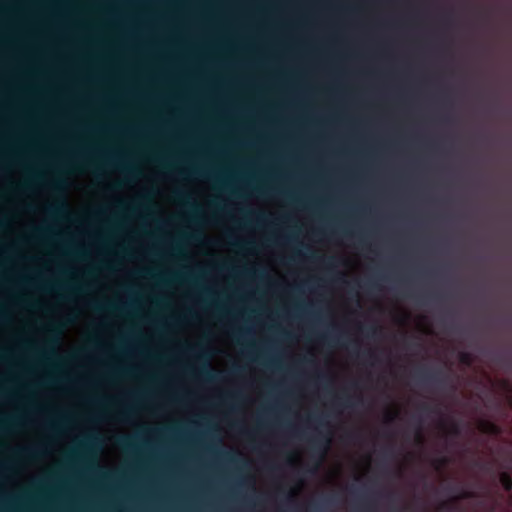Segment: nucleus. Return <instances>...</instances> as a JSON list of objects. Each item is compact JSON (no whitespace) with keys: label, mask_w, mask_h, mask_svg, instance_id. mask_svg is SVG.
I'll return each mask as SVG.
<instances>
[{"label":"nucleus","mask_w":512,"mask_h":512,"mask_svg":"<svg viewBox=\"0 0 512 512\" xmlns=\"http://www.w3.org/2000/svg\"><path fill=\"white\" fill-rule=\"evenodd\" d=\"M417 379L426 385H435L443 387L447 383V378L441 371H432L426 368H420L416 371Z\"/></svg>","instance_id":"1"},{"label":"nucleus","mask_w":512,"mask_h":512,"mask_svg":"<svg viewBox=\"0 0 512 512\" xmlns=\"http://www.w3.org/2000/svg\"><path fill=\"white\" fill-rule=\"evenodd\" d=\"M196 357L199 360H204V363L200 368L191 371L193 374L207 382H214L220 379L221 374L219 372H215L208 363V355L198 353L196 354Z\"/></svg>","instance_id":"2"},{"label":"nucleus","mask_w":512,"mask_h":512,"mask_svg":"<svg viewBox=\"0 0 512 512\" xmlns=\"http://www.w3.org/2000/svg\"><path fill=\"white\" fill-rule=\"evenodd\" d=\"M68 16V6H66V17ZM68 29V21L66 20V30ZM68 40L66 39V43ZM68 62V53L66 52V63ZM68 79V74L66 73V80ZM68 102V94L66 93V103ZM68 115V111L66 110V116ZM66 176H68V135L66 134ZM69 188L70 185L68 183V177H66V223L70 218V200H69ZM68 257V232L66 231V258Z\"/></svg>","instance_id":"3"},{"label":"nucleus","mask_w":512,"mask_h":512,"mask_svg":"<svg viewBox=\"0 0 512 512\" xmlns=\"http://www.w3.org/2000/svg\"><path fill=\"white\" fill-rule=\"evenodd\" d=\"M311 448L313 454H316L319 460H322L329 448L330 437L319 432L315 437L311 438Z\"/></svg>","instance_id":"4"},{"label":"nucleus","mask_w":512,"mask_h":512,"mask_svg":"<svg viewBox=\"0 0 512 512\" xmlns=\"http://www.w3.org/2000/svg\"><path fill=\"white\" fill-rule=\"evenodd\" d=\"M27 179L17 186L20 190H28L36 185L41 179V175L32 167L26 168Z\"/></svg>","instance_id":"5"},{"label":"nucleus","mask_w":512,"mask_h":512,"mask_svg":"<svg viewBox=\"0 0 512 512\" xmlns=\"http://www.w3.org/2000/svg\"><path fill=\"white\" fill-rule=\"evenodd\" d=\"M439 426L443 430H446L447 434H449L450 436L458 437L461 434V427L457 421H448L444 418H441L439 421Z\"/></svg>","instance_id":"6"},{"label":"nucleus","mask_w":512,"mask_h":512,"mask_svg":"<svg viewBox=\"0 0 512 512\" xmlns=\"http://www.w3.org/2000/svg\"><path fill=\"white\" fill-rule=\"evenodd\" d=\"M479 428L481 432L492 436H497L501 433V428L496 423L489 420H482L479 424Z\"/></svg>","instance_id":"7"},{"label":"nucleus","mask_w":512,"mask_h":512,"mask_svg":"<svg viewBox=\"0 0 512 512\" xmlns=\"http://www.w3.org/2000/svg\"><path fill=\"white\" fill-rule=\"evenodd\" d=\"M447 490L449 493L459 492L455 500L471 499L476 497V494L473 491L464 488L460 489L458 486H448Z\"/></svg>","instance_id":"8"},{"label":"nucleus","mask_w":512,"mask_h":512,"mask_svg":"<svg viewBox=\"0 0 512 512\" xmlns=\"http://www.w3.org/2000/svg\"><path fill=\"white\" fill-rule=\"evenodd\" d=\"M323 340H326L329 343L333 342L341 347H349L348 342L346 341L345 337L342 334L336 335L334 333H329L323 336Z\"/></svg>","instance_id":"9"},{"label":"nucleus","mask_w":512,"mask_h":512,"mask_svg":"<svg viewBox=\"0 0 512 512\" xmlns=\"http://www.w3.org/2000/svg\"><path fill=\"white\" fill-rule=\"evenodd\" d=\"M309 258L312 260H321L325 264V266L329 269H333V268L337 267V265H338L337 259L332 256L327 257V258H322V257L317 256L315 253H312L309 256Z\"/></svg>","instance_id":"10"},{"label":"nucleus","mask_w":512,"mask_h":512,"mask_svg":"<svg viewBox=\"0 0 512 512\" xmlns=\"http://www.w3.org/2000/svg\"><path fill=\"white\" fill-rule=\"evenodd\" d=\"M499 480L505 491H512V476L509 472H502L499 476Z\"/></svg>","instance_id":"11"},{"label":"nucleus","mask_w":512,"mask_h":512,"mask_svg":"<svg viewBox=\"0 0 512 512\" xmlns=\"http://www.w3.org/2000/svg\"><path fill=\"white\" fill-rule=\"evenodd\" d=\"M351 491L353 492V494H355L357 496L358 508H362L367 511H370L372 509V504H371L370 500L368 499V497H366L365 495L357 494L354 489H352Z\"/></svg>","instance_id":"12"},{"label":"nucleus","mask_w":512,"mask_h":512,"mask_svg":"<svg viewBox=\"0 0 512 512\" xmlns=\"http://www.w3.org/2000/svg\"><path fill=\"white\" fill-rule=\"evenodd\" d=\"M336 404L338 406H341L343 408H350L354 406V403L352 401V397L348 394H342L340 396H337V402Z\"/></svg>","instance_id":"13"},{"label":"nucleus","mask_w":512,"mask_h":512,"mask_svg":"<svg viewBox=\"0 0 512 512\" xmlns=\"http://www.w3.org/2000/svg\"><path fill=\"white\" fill-rule=\"evenodd\" d=\"M38 454V449L36 447H25L18 451V455L22 458L31 459L34 458Z\"/></svg>","instance_id":"14"},{"label":"nucleus","mask_w":512,"mask_h":512,"mask_svg":"<svg viewBox=\"0 0 512 512\" xmlns=\"http://www.w3.org/2000/svg\"><path fill=\"white\" fill-rule=\"evenodd\" d=\"M65 321H66V363L68 362V358H69V351H68V346H69V341H68V326L71 325L72 323V320H71V317H70V314L68 313V310L66 309V318H65ZM68 384V373L66 372V385Z\"/></svg>","instance_id":"15"},{"label":"nucleus","mask_w":512,"mask_h":512,"mask_svg":"<svg viewBox=\"0 0 512 512\" xmlns=\"http://www.w3.org/2000/svg\"><path fill=\"white\" fill-rule=\"evenodd\" d=\"M459 362L465 366H471L474 358L471 353L462 351L458 355Z\"/></svg>","instance_id":"16"},{"label":"nucleus","mask_w":512,"mask_h":512,"mask_svg":"<svg viewBox=\"0 0 512 512\" xmlns=\"http://www.w3.org/2000/svg\"><path fill=\"white\" fill-rule=\"evenodd\" d=\"M97 438L96 436H90L88 437L84 443H83V448L88 452V453H92L93 450L95 449V447L97 446Z\"/></svg>","instance_id":"17"},{"label":"nucleus","mask_w":512,"mask_h":512,"mask_svg":"<svg viewBox=\"0 0 512 512\" xmlns=\"http://www.w3.org/2000/svg\"><path fill=\"white\" fill-rule=\"evenodd\" d=\"M420 409L425 413H434V414H440V408L438 406H431L427 403H423L420 406Z\"/></svg>","instance_id":"18"},{"label":"nucleus","mask_w":512,"mask_h":512,"mask_svg":"<svg viewBox=\"0 0 512 512\" xmlns=\"http://www.w3.org/2000/svg\"><path fill=\"white\" fill-rule=\"evenodd\" d=\"M66 512L68 511V445L66 444Z\"/></svg>","instance_id":"19"},{"label":"nucleus","mask_w":512,"mask_h":512,"mask_svg":"<svg viewBox=\"0 0 512 512\" xmlns=\"http://www.w3.org/2000/svg\"><path fill=\"white\" fill-rule=\"evenodd\" d=\"M121 445L126 449H133L135 447L131 441V438L129 437H123L121 440Z\"/></svg>","instance_id":"20"},{"label":"nucleus","mask_w":512,"mask_h":512,"mask_svg":"<svg viewBox=\"0 0 512 512\" xmlns=\"http://www.w3.org/2000/svg\"><path fill=\"white\" fill-rule=\"evenodd\" d=\"M177 197L182 200V201H185V200H188L189 199V196L183 192H177ZM187 204L190 205V207L193 209V210H196L197 207L195 206L194 203H190L189 201H187Z\"/></svg>","instance_id":"21"},{"label":"nucleus","mask_w":512,"mask_h":512,"mask_svg":"<svg viewBox=\"0 0 512 512\" xmlns=\"http://www.w3.org/2000/svg\"><path fill=\"white\" fill-rule=\"evenodd\" d=\"M222 455L230 462H238L239 459L231 452H223Z\"/></svg>","instance_id":"22"},{"label":"nucleus","mask_w":512,"mask_h":512,"mask_svg":"<svg viewBox=\"0 0 512 512\" xmlns=\"http://www.w3.org/2000/svg\"><path fill=\"white\" fill-rule=\"evenodd\" d=\"M455 507L454 505L451 503V502H443L441 503L440 505V509L441 510H444V511H447V512H450L451 510H453Z\"/></svg>","instance_id":"23"},{"label":"nucleus","mask_w":512,"mask_h":512,"mask_svg":"<svg viewBox=\"0 0 512 512\" xmlns=\"http://www.w3.org/2000/svg\"><path fill=\"white\" fill-rule=\"evenodd\" d=\"M362 331L364 330V328L362 326L359 327ZM377 331V328L375 326H369L367 328H365V333L367 336H372L376 333Z\"/></svg>","instance_id":"24"},{"label":"nucleus","mask_w":512,"mask_h":512,"mask_svg":"<svg viewBox=\"0 0 512 512\" xmlns=\"http://www.w3.org/2000/svg\"><path fill=\"white\" fill-rule=\"evenodd\" d=\"M249 331L248 330H244V329H238V330H232V335L237 337V338H240L246 334H248Z\"/></svg>","instance_id":"25"},{"label":"nucleus","mask_w":512,"mask_h":512,"mask_svg":"<svg viewBox=\"0 0 512 512\" xmlns=\"http://www.w3.org/2000/svg\"><path fill=\"white\" fill-rule=\"evenodd\" d=\"M231 244L235 247L246 248V249H248L252 246L251 242L242 243V242L235 241V242H232Z\"/></svg>","instance_id":"26"},{"label":"nucleus","mask_w":512,"mask_h":512,"mask_svg":"<svg viewBox=\"0 0 512 512\" xmlns=\"http://www.w3.org/2000/svg\"><path fill=\"white\" fill-rule=\"evenodd\" d=\"M363 287L366 288V290L370 291L373 290L374 288H377V285L372 281H368L364 283Z\"/></svg>","instance_id":"27"},{"label":"nucleus","mask_w":512,"mask_h":512,"mask_svg":"<svg viewBox=\"0 0 512 512\" xmlns=\"http://www.w3.org/2000/svg\"><path fill=\"white\" fill-rule=\"evenodd\" d=\"M363 356H365L366 358L371 359V360H375L376 359V354L373 351H371V350H368V351L364 352Z\"/></svg>","instance_id":"28"},{"label":"nucleus","mask_w":512,"mask_h":512,"mask_svg":"<svg viewBox=\"0 0 512 512\" xmlns=\"http://www.w3.org/2000/svg\"><path fill=\"white\" fill-rule=\"evenodd\" d=\"M396 417H397V413H396V412H388V413L386 414V420H387L388 422H392V421H394V420L396 419Z\"/></svg>","instance_id":"29"},{"label":"nucleus","mask_w":512,"mask_h":512,"mask_svg":"<svg viewBox=\"0 0 512 512\" xmlns=\"http://www.w3.org/2000/svg\"><path fill=\"white\" fill-rule=\"evenodd\" d=\"M190 173L194 174V175H199V176H205L206 175L205 172L202 169H198V168L191 169Z\"/></svg>","instance_id":"30"},{"label":"nucleus","mask_w":512,"mask_h":512,"mask_svg":"<svg viewBox=\"0 0 512 512\" xmlns=\"http://www.w3.org/2000/svg\"><path fill=\"white\" fill-rule=\"evenodd\" d=\"M437 466H444L448 463L447 457H440L436 460Z\"/></svg>","instance_id":"31"},{"label":"nucleus","mask_w":512,"mask_h":512,"mask_svg":"<svg viewBox=\"0 0 512 512\" xmlns=\"http://www.w3.org/2000/svg\"><path fill=\"white\" fill-rule=\"evenodd\" d=\"M249 214H251V215H256V217H257V221H258V222H263V221H265V219H266V217H265V215H264V214H259V213H258V214H256V213H254V212H249Z\"/></svg>","instance_id":"32"},{"label":"nucleus","mask_w":512,"mask_h":512,"mask_svg":"<svg viewBox=\"0 0 512 512\" xmlns=\"http://www.w3.org/2000/svg\"><path fill=\"white\" fill-rule=\"evenodd\" d=\"M287 503H292L294 501V497H293V494L292 492H288L286 493L285 495V499H284Z\"/></svg>","instance_id":"33"},{"label":"nucleus","mask_w":512,"mask_h":512,"mask_svg":"<svg viewBox=\"0 0 512 512\" xmlns=\"http://www.w3.org/2000/svg\"><path fill=\"white\" fill-rule=\"evenodd\" d=\"M302 362L306 363V364H310V365L315 364V361L312 358H306V357L302 359Z\"/></svg>","instance_id":"34"},{"label":"nucleus","mask_w":512,"mask_h":512,"mask_svg":"<svg viewBox=\"0 0 512 512\" xmlns=\"http://www.w3.org/2000/svg\"><path fill=\"white\" fill-rule=\"evenodd\" d=\"M309 420H311V421H313V422H317V423H319V424H323L322 417H315V416H312V417H310V419H309Z\"/></svg>","instance_id":"35"},{"label":"nucleus","mask_w":512,"mask_h":512,"mask_svg":"<svg viewBox=\"0 0 512 512\" xmlns=\"http://www.w3.org/2000/svg\"><path fill=\"white\" fill-rule=\"evenodd\" d=\"M9 355L7 353H2L0 354V361L1 362H4V361H8L9 360Z\"/></svg>","instance_id":"36"},{"label":"nucleus","mask_w":512,"mask_h":512,"mask_svg":"<svg viewBox=\"0 0 512 512\" xmlns=\"http://www.w3.org/2000/svg\"><path fill=\"white\" fill-rule=\"evenodd\" d=\"M427 298H429L430 300H433V301H439V300H441L442 297L440 295L434 294V295L428 296Z\"/></svg>","instance_id":"37"},{"label":"nucleus","mask_w":512,"mask_h":512,"mask_svg":"<svg viewBox=\"0 0 512 512\" xmlns=\"http://www.w3.org/2000/svg\"><path fill=\"white\" fill-rule=\"evenodd\" d=\"M66 277H68V267L66 266ZM66 300L68 299V278H66Z\"/></svg>","instance_id":"38"},{"label":"nucleus","mask_w":512,"mask_h":512,"mask_svg":"<svg viewBox=\"0 0 512 512\" xmlns=\"http://www.w3.org/2000/svg\"><path fill=\"white\" fill-rule=\"evenodd\" d=\"M317 379H318V380H320V381H322V380H327V379H328V377H327V375H326V374L318 373V374H317Z\"/></svg>","instance_id":"39"},{"label":"nucleus","mask_w":512,"mask_h":512,"mask_svg":"<svg viewBox=\"0 0 512 512\" xmlns=\"http://www.w3.org/2000/svg\"><path fill=\"white\" fill-rule=\"evenodd\" d=\"M107 309L109 310H119V307L113 305V304H109L106 306Z\"/></svg>","instance_id":"40"},{"label":"nucleus","mask_w":512,"mask_h":512,"mask_svg":"<svg viewBox=\"0 0 512 512\" xmlns=\"http://www.w3.org/2000/svg\"><path fill=\"white\" fill-rule=\"evenodd\" d=\"M40 232H41V230H40V229H38V228H37V229H35V230H34V232H33L32 237H33V238H37V237L39 236Z\"/></svg>","instance_id":"41"},{"label":"nucleus","mask_w":512,"mask_h":512,"mask_svg":"<svg viewBox=\"0 0 512 512\" xmlns=\"http://www.w3.org/2000/svg\"><path fill=\"white\" fill-rule=\"evenodd\" d=\"M407 296L410 297V298H415V299L419 300V302L424 303V299L423 298H420V297L418 298V297H416L414 295H410V294H407Z\"/></svg>","instance_id":"42"},{"label":"nucleus","mask_w":512,"mask_h":512,"mask_svg":"<svg viewBox=\"0 0 512 512\" xmlns=\"http://www.w3.org/2000/svg\"><path fill=\"white\" fill-rule=\"evenodd\" d=\"M241 371H242V368L240 366H236L233 368V372H235L237 374L240 373Z\"/></svg>","instance_id":"43"},{"label":"nucleus","mask_w":512,"mask_h":512,"mask_svg":"<svg viewBox=\"0 0 512 512\" xmlns=\"http://www.w3.org/2000/svg\"><path fill=\"white\" fill-rule=\"evenodd\" d=\"M6 320V316L4 315V313L2 311H0V322H3Z\"/></svg>","instance_id":"44"},{"label":"nucleus","mask_w":512,"mask_h":512,"mask_svg":"<svg viewBox=\"0 0 512 512\" xmlns=\"http://www.w3.org/2000/svg\"><path fill=\"white\" fill-rule=\"evenodd\" d=\"M18 299H19V301H20V302H22V303H25V304H28V303H29V302H28V300H27V298L19 297Z\"/></svg>","instance_id":"45"},{"label":"nucleus","mask_w":512,"mask_h":512,"mask_svg":"<svg viewBox=\"0 0 512 512\" xmlns=\"http://www.w3.org/2000/svg\"><path fill=\"white\" fill-rule=\"evenodd\" d=\"M187 352L193 353V354L196 353L195 348L194 347H190V346L187 348Z\"/></svg>","instance_id":"46"},{"label":"nucleus","mask_w":512,"mask_h":512,"mask_svg":"<svg viewBox=\"0 0 512 512\" xmlns=\"http://www.w3.org/2000/svg\"><path fill=\"white\" fill-rule=\"evenodd\" d=\"M237 395L236 394H228L226 395V399H232V398H235Z\"/></svg>","instance_id":"47"},{"label":"nucleus","mask_w":512,"mask_h":512,"mask_svg":"<svg viewBox=\"0 0 512 512\" xmlns=\"http://www.w3.org/2000/svg\"><path fill=\"white\" fill-rule=\"evenodd\" d=\"M65 417H66V426L68 425V407L66 406V414H65Z\"/></svg>","instance_id":"48"},{"label":"nucleus","mask_w":512,"mask_h":512,"mask_svg":"<svg viewBox=\"0 0 512 512\" xmlns=\"http://www.w3.org/2000/svg\"><path fill=\"white\" fill-rule=\"evenodd\" d=\"M129 412H130L129 410H124V411L121 412V414L123 416H127L129 414Z\"/></svg>","instance_id":"49"},{"label":"nucleus","mask_w":512,"mask_h":512,"mask_svg":"<svg viewBox=\"0 0 512 512\" xmlns=\"http://www.w3.org/2000/svg\"><path fill=\"white\" fill-rule=\"evenodd\" d=\"M325 500H326L327 502H331V501H333V500H334V496L327 497Z\"/></svg>","instance_id":"50"},{"label":"nucleus","mask_w":512,"mask_h":512,"mask_svg":"<svg viewBox=\"0 0 512 512\" xmlns=\"http://www.w3.org/2000/svg\"><path fill=\"white\" fill-rule=\"evenodd\" d=\"M243 433H244L245 435H247L248 437H250V436H251V433H250L249 431H243Z\"/></svg>","instance_id":"51"},{"label":"nucleus","mask_w":512,"mask_h":512,"mask_svg":"<svg viewBox=\"0 0 512 512\" xmlns=\"http://www.w3.org/2000/svg\"><path fill=\"white\" fill-rule=\"evenodd\" d=\"M94 468H95L96 471L102 472V470H100V468H98V467H94Z\"/></svg>","instance_id":"52"},{"label":"nucleus","mask_w":512,"mask_h":512,"mask_svg":"<svg viewBox=\"0 0 512 512\" xmlns=\"http://www.w3.org/2000/svg\"><path fill=\"white\" fill-rule=\"evenodd\" d=\"M103 476H104V477H109V476H110V474L104 473V474H103Z\"/></svg>","instance_id":"53"},{"label":"nucleus","mask_w":512,"mask_h":512,"mask_svg":"<svg viewBox=\"0 0 512 512\" xmlns=\"http://www.w3.org/2000/svg\"><path fill=\"white\" fill-rule=\"evenodd\" d=\"M245 272H246L247 274H251V273H252V271H250V270H246Z\"/></svg>","instance_id":"54"}]
</instances>
